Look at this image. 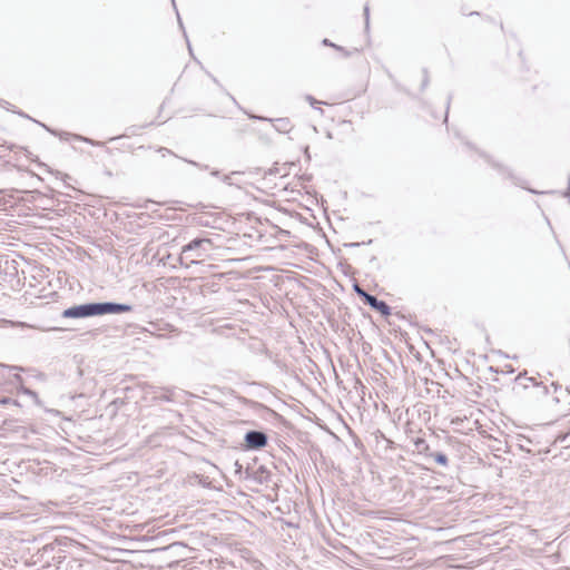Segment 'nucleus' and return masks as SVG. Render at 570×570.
Returning <instances> with one entry per match:
<instances>
[{"mask_svg": "<svg viewBox=\"0 0 570 570\" xmlns=\"http://www.w3.org/2000/svg\"><path fill=\"white\" fill-rule=\"evenodd\" d=\"M365 301L375 309L380 311L384 315L390 314V307L384 302L379 301L372 295H365Z\"/></svg>", "mask_w": 570, "mask_h": 570, "instance_id": "nucleus-4", "label": "nucleus"}, {"mask_svg": "<svg viewBox=\"0 0 570 570\" xmlns=\"http://www.w3.org/2000/svg\"><path fill=\"white\" fill-rule=\"evenodd\" d=\"M245 442L248 449H259L266 444L267 439L266 435L262 432L250 431L246 433Z\"/></svg>", "mask_w": 570, "mask_h": 570, "instance_id": "nucleus-3", "label": "nucleus"}, {"mask_svg": "<svg viewBox=\"0 0 570 570\" xmlns=\"http://www.w3.org/2000/svg\"><path fill=\"white\" fill-rule=\"evenodd\" d=\"M355 289H356V292H357L360 295H362V296H364V297H365V295H367V294H366L363 289H361L357 285L355 286Z\"/></svg>", "mask_w": 570, "mask_h": 570, "instance_id": "nucleus-6", "label": "nucleus"}, {"mask_svg": "<svg viewBox=\"0 0 570 570\" xmlns=\"http://www.w3.org/2000/svg\"><path fill=\"white\" fill-rule=\"evenodd\" d=\"M433 458H434L435 462H438L441 465H446L448 464V458L443 453L433 454Z\"/></svg>", "mask_w": 570, "mask_h": 570, "instance_id": "nucleus-5", "label": "nucleus"}, {"mask_svg": "<svg viewBox=\"0 0 570 570\" xmlns=\"http://www.w3.org/2000/svg\"><path fill=\"white\" fill-rule=\"evenodd\" d=\"M131 311L130 305L117 303H91L72 306L62 312L66 318H81L104 314H120Z\"/></svg>", "mask_w": 570, "mask_h": 570, "instance_id": "nucleus-1", "label": "nucleus"}, {"mask_svg": "<svg viewBox=\"0 0 570 570\" xmlns=\"http://www.w3.org/2000/svg\"><path fill=\"white\" fill-rule=\"evenodd\" d=\"M212 246L207 238L194 239L185 245L181 250L180 259L189 261L191 264L198 263V258L204 257Z\"/></svg>", "mask_w": 570, "mask_h": 570, "instance_id": "nucleus-2", "label": "nucleus"}]
</instances>
